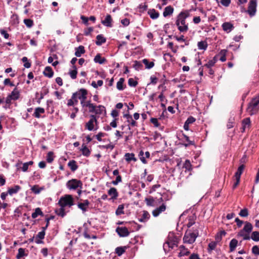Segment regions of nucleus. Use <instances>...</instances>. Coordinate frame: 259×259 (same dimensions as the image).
Here are the masks:
<instances>
[{
    "instance_id": "1a4fd4ad",
    "label": "nucleus",
    "mask_w": 259,
    "mask_h": 259,
    "mask_svg": "<svg viewBox=\"0 0 259 259\" xmlns=\"http://www.w3.org/2000/svg\"><path fill=\"white\" fill-rule=\"evenodd\" d=\"M256 8V0H251L249 2L247 13L250 16H253L255 15Z\"/></svg>"
},
{
    "instance_id": "a211bd4d",
    "label": "nucleus",
    "mask_w": 259,
    "mask_h": 259,
    "mask_svg": "<svg viewBox=\"0 0 259 259\" xmlns=\"http://www.w3.org/2000/svg\"><path fill=\"white\" fill-rule=\"evenodd\" d=\"M82 107H88L89 109V111L90 113H94L96 105L91 103V101H87L85 104H84L82 106Z\"/></svg>"
},
{
    "instance_id": "3c124183",
    "label": "nucleus",
    "mask_w": 259,
    "mask_h": 259,
    "mask_svg": "<svg viewBox=\"0 0 259 259\" xmlns=\"http://www.w3.org/2000/svg\"><path fill=\"white\" fill-rule=\"evenodd\" d=\"M239 214L242 217H247L248 215V209L246 208L241 209Z\"/></svg>"
},
{
    "instance_id": "13d9d810",
    "label": "nucleus",
    "mask_w": 259,
    "mask_h": 259,
    "mask_svg": "<svg viewBox=\"0 0 259 259\" xmlns=\"http://www.w3.org/2000/svg\"><path fill=\"white\" fill-rule=\"evenodd\" d=\"M128 84L131 87H135L138 84V81L135 80L133 78H130L128 80Z\"/></svg>"
},
{
    "instance_id": "774afa93",
    "label": "nucleus",
    "mask_w": 259,
    "mask_h": 259,
    "mask_svg": "<svg viewBox=\"0 0 259 259\" xmlns=\"http://www.w3.org/2000/svg\"><path fill=\"white\" fill-rule=\"evenodd\" d=\"M151 122L155 126L158 127L159 124L158 122V120L155 118H151L150 119Z\"/></svg>"
},
{
    "instance_id": "c9c22d12",
    "label": "nucleus",
    "mask_w": 259,
    "mask_h": 259,
    "mask_svg": "<svg viewBox=\"0 0 259 259\" xmlns=\"http://www.w3.org/2000/svg\"><path fill=\"white\" fill-rule=\"evenodd\" d=\"M238 244V241L236 239H233L231 240L229 244L230 251H233L236 248Z\"/></svg>"
},
{
    "instance_id": "f257e3e1",
    "label": "nucleus",
    "mask_w": 259,
    "mask_h": 259,
    "mask_svg": "<svg viewBox=\"0 0 259 259\" xmlns=\"http://www.w3.org/2000/svg\"><path fill=\"white\" fill-rule=\"evenodd\" d=\"M203 228V225L197 223L195 225V229L193 231H187L183 237L184 242L189 244L193 243L199 235V230L202 231Z\"/></svg>"
},
{
    "instance_id": "37998d69",
    "label": "nucleus",
    "mask_w": 259,
    "mask_h": 259,
    "mask_svg": "<svg viewBox=\"0 0 259 259\" xmlns=\"http://www.w3.org/2000/svg\"><path fill=\"white\" fill-rule=\"evenodd\" d=\"M197 46L199 50H205L207 47V43L205 41H201L198 42Z\"/></svg>"
},
{
    "instance_id": "052dcab7",
    "label": "nucleus",
    "mask_w": 259,
    "mask_h": 259,
    "mask_svg": "<svg viewBox=\"0 0 259 259\" xmlns=\"http://www.w3.org/2000/svg\"><path fill=\"white\" fill-rule=\"evenodd\" d=\"M217 243L215 241H213L209 243L208 248L210 250L214 249L216 247Z\"/></svg>"
},
{
    "instance_id": "20e7f679",
    "label": "nucleus",
    "mask_w": 259,
    "mask_h": 259,
    "mask_svg": "<svg viewBox=\"0 0 259 259\" xmlns=\"http://www.w3.org/2000/svg\"><path fill=\"white\" fill-rule=\"evenodd\" d=\"M259 111V96L252 99L248 104L247 111L250 115L256 113Z\"/></svg>"
},
{
    "instance_id": "5fc2aeb1",
    "label": "nucleus",
    "mask_w": 259,
    "mask_h": 259,
    "mask_svg": "<svg viewBox=\"0 0 259 259\" xmlns=\"http://www.w3.org/2000/svg\"><path fill=\"white\" fill-rule=\"evenodd\" d=\"M191 164L189 160H186L184 164L183 167L187 170H191Z\"/></svg>"
},
{
    "instance_id": "72a5a7b5",
    "label": "nucleus",
    "mask_w": 259,
    "mask_h": 259,
    "mask_svg": "<svg viewBox=\"0 0 259 259\" xmlns=\"http://www.w3.org/2000/svg\"><path fill=\"white\" fill-rule=\"evenodd\" d=\"M124 157L126 161L127 162H130L132 160H133L134 161H137V159L135 158V154L134 153H127L125 154Z\"/></svg>"
},
{
    "instance_id": "6e6d98bb",
    "label": "nucleus",
    "mask_w": 259,
    "mask_h": 259,
    "mask_svg": "<svg viewBox=\"0 0 259 259\" xmlns=\"http://www.w3.org/2000/svg\"><path fill=\"white\" fill-rule=\"evenodd\" d=\"M133 67L136 70H139L141 69L142 67V64L141 62L135 61L134 62V64L133 65Z\"/></svg>"
},
{
    "instance_id": "603ef678",
    "label": "nucleus",
    "mask_w": 259,
    "mask_h": 259,
    "mask_svg": "<svg viewBox=\"0 0 259 259\" xmlns=\"http://www.w3.org/2000/svg\"><path fill=\"white\" fill-rule=\"evenodd\" d=\"M24 23L26 26L29 28L31 27L33 25V21L30 19H26L24 20Z\"/></svg>"
},
{
    "instance_id": "69168bd1",
    "label": "nucleus",
    "mask_w": 259,
    "mask_h": 259,
    "mask_svg": "<svg viewBox=\"0 0 259 259\" xmlns=\"http://www.w3.org/2000/svg\"><path fill=\"white\" fill-rule=\"evenodd\" d=\"M78 207L83 211H86L88 207L83 203H79L78 204Z\"/></svg>"
},
{
    "instance_id": "6e6552de",
    "label": "nucleus",
    "mask_w": 259,
    "mask_h": 259,
    "mask_svg": "<svg viewBox=\"0 0 259 259\" xmlns=\"http://www.w3.org/2000/svg\"><path fill=\"white\" fill-rule=\"evenodd\" d=\"M94 123L97 125V119L95 115H91L90 120L86 123L85 128L89 131H91L94 130Z\"/></svg>"
},
{
    "instance_id": "4be33fe9",
    "label": "nucleus",
    "mask_w": 259,
    "mask_h": 259,
    "mask_svg": "<svg viewBox=\"0 0 259 259\" xmlns=\"http://www.w3.org/2000/svg\"><path fill=\"white\" fill-rule=\"evenodd\" d=\"M188 222L187 224V226L188 228H190L195 224V222L196 219V216L195 214H192L188 217Z\"/></svg>"
},
{
    "instance_id": "6ab92c4d",
    "label": "nucleus",
    "mask_w": 259,
    "mask_h": 259,
    "mask_svg": "<svg viewBox=\"0 0 259 259\" xmlns=\"http://www.w3.org/2000/svg\"><path fill=\"white\" fill-rule=\"evenodd\" d=\"M108 194L111 197L112 199H116L118 195L117 190L115 188H110L108 191Z\"/></svg>"
},
{
    "instance_id": "58836bf2",
    "label": "nucleus",
    "mask_w": 259,
    "mask_h": 259,
    "mask_svg": "<svg viewBox=\"0 0 259 259\" xmlns=\"http://www.w3.org/2000/svg\"><path fill=\"white\" fill-rule=\"evenodd\" d=\"M244 165H241L238 168L237 171L236 172L234 178H240L241 175L243 172V171L244 169Z\"/></svg>"
},
{
    "instance_id": "de8ad7c7",
    "label": "nucleus",
    "mask_w": 259,
    "mask_h": 259,
    "mask_svg": "<svg viewBox=\"0 0 259 259\" xmlns=\"http://www.w3.org/2000/svg\"><path fill=\"white\" fill-rule=\"evenodd\" d=\"M227 51L226 50H222L219 53V55L220 56V60L222 62H224L226 60V55Z\"/></svg>"
},
{
    "instance_id": "2eb2a0df",
    "label": "nucleus",
    "mask_w": 259,
    "mask_h": 259,
    "mask_svg": "<svg viewBox=\"0 0 259 259\" xmlns=\"http://www.w3.org/2000/svg\"><path fill=\"white\" fill-rule=\"evenodd\" d=\"M28 254V250L25 248H20L18 249V252L16 255L17 259H20L23 256H27Z\"/></svg>"
},
{
    "instance_id": "f03ea898",
    "label": "nucleus",
    "mask_w": 259,
    "mask_h": 259,
    "mask_svg": "<svg viewBox=\"0 0 259 259\" xmlns=\"http://www.w3.org/2000/svg\"><path fill=\"white\" fill-rule=\"evenodd\" d=\"M189 16V12L188 11H182L178 15L176 24L180 32H186L188 30V24L186 23V19Z\"/></svg>"
},
{
    "instance_id": "7ed1b4c3",
    "label": "nucleus",
    "mask_w": 259,
    "mask_h": 259,
    "mask_svg": "<svg viewBox=\"0 0 259 259\" xmlns=\"http://www.w3.org/2000/svg\"><path fill=\"white\" fill-rule=\"evenodd\" d=\"M252 229V225L250 222H245L244 227L238 232V236L242 237L244 240H249V234L251 232Z\"/></svg>"
},
{
    "instance_id": "f3484780",
    "label": "nucleus",
    "mask_w": 259,
    "mask_h": 259,
    "mask_svg": "<svg viewBox=\"0 0 259 259\" xmlns=\"http://www.w3.org/2000/svg\"><path fill=\"white\" fill-rule=\"evenodd\" d=\"M10 98L13 99V100H17L20 97V92L17 88H15L10 94L9 95Z\"/></svg>"
},
{
    "instance_id": "f8f14e48",
    "label": "nucleus",
    "mask_w": 259,
    "mask_h": 259,
    "mask_svg": "<svg viewBox=\"0 0 259 259\" xmlns=\"http://www.w3.org/2000/svg\"><path fill=\"white\" fill-rule=\"evenodd\" d=\"M123 117H125L126 119V121L128 123V128L130 129V126H137V123L134 120L131 115L129 114H125L123 115Z\"/></svg>"
},
{
    "instance_id": "aec40b11",
    "label": "nucleus",
    "mask_w": 259,
    "mask_h": 259,
    "mask_svg": "<svg viewBox=\"0 0 259 259\" xmlns=\"http://www.w3.org/2000/svg\"><path fill=\"white\" fill-rule=\"evenodd\" d=\"M174 10V8L170 6L165 7L163 12V16L166 17L168 16L171 15L173 13Z\"/></svg>"
},
{
    "instance_id": "dca6fc26",
    "label": "nucleus",
    "mask_w": 259,
    "mask_h": 259,
    "mask_svg": "<svg viewBox=\"0 0 259 259\" xmlns=\"http://www.w3.org/2000/svg\"><path fill=\"white\" fill-rule=\"evenodd\" d=\"M43 74L45 76L51 78L54 75V71L51 67L47 66L43 71Z\"/></svg>"
},
{
    "instance_id": "864d4df0",
    "label": "nucleus",
    "mask_w": 259,
    "mask_h": 259,
    "mask_svg": "<svg viewBox=\"0 0 259 259\" xmlns=\"http://www.w3.org/2000/svg\"><path fill=\"white\" fill-rule=\"evenodd\" d=\"M53 152L52 151L49 152L47 156V161L48 163H51L53 160Z\"/></svg>"
},
{
    "instance_id": "2f4dec72",
    "label": "nucleus",
    "mask_w": 259,
    "mask_h": 259,
    "mask_svg": "<svg viewBox=\"0 0 259 259\" xmlns=\"http://www.w3.org/2000/svg\"><path fill=\"white\" fill-rule=\"evenodd\" d=\"M103 112H105V108L104 106H96L94 113L96 114L100 115L102 114Z\"/></svg>"
},
{
    "instance_id": "4c0bfd02",
    "label": "nucleus",
    "mask_w": 259,
    "mask_h": 259,
    "mask_svg": "<svg viewBox=\"0 0 259 259\" xmlns=\"http://www.w3.org/2000/svg\"><path fill=\"white\" fill-rule=\"evenodd\" d=\"M73 69L70 70L68 74L72 79H75L76 78V75L77 73V68L75 65L72 66Z\"/></svg>"
},
{
    "instance_id": "79ce46f5",
    "label": "nucleus",
    "mask_w": 259,
    "mask_h": 259,
    "mask_svg": "<svg viewBox=\"0 0 259 259\" xmlns=\"http://www.w3.org/2000/svg\"><path fill=\"white\" fill-rule=\"evenodd\" d=\"M142 62L146 66V68H147V69H151L154 65V62L152 61V62H149L148 60L146 59H143L142 60Z\"/></svg>"
},
{
    "instance_id": "680f3d73",
    "label": "nucleus",
    "mask_w": 259,
    "mask_h": 259,
    "mask_svg": "<svg viewBox=\"0 0 259 259\" xmlns=\"http://www.w3.org/2000/svg\"><path fill=\"white\" fill-rule=\"evenodd\" d=\"M45 234L46 233L44 231H41L38 233L36 236V238L40 239H43L45 238Z\"/></svg>"
},
{
    "instance_id": "423d86ee",
    "label": "nucleus",
    "mask_w": 259,
    "mask_h": 259,
    "mask_svg": "<svg viewBox=\"0 0 259 259\" xmlns=\"http://www.w3.org/2000/svg\"><path fill=\"white\" fill-rule=\"evenodd\" d=\"M76 99H79L80 101V104L82 106L87 101V91L86 90L81 89L79 90L78 92L73 94Z\"/></svg>"
},
{
    "instance_id": "b1692460",
    "label": "nucleus",
    "mask_w": 259,
    "mask_h": 259,
    "mask_svg": "<svg viewBox=\"0 0 259 259\" xmlns=\"http://www.w3.org/2000/svg\"><path fill=\"white\" fill-rule=\"evenodd\" d=\"M148 15L152 19H156L158 18L159 14L155 9H150L148 12Z\"/></svg>"
},
{
    "instance_id": "338daca9",
    "label": "nucleus",
    "mask_w": 259,
    "mask_h": 259,
    "mask_svg": "<svg viewBox=\"0 0 259 259\" xmlns=\"http://www.w3.org/2000/svg\"><path fill=\"white\" fill-rule=\"evenodd\" d=\"M0 32L5 38L7 39L9 38V34L7 33V31L4 29H1Z\"/></svg>"
},
{
    "instance_id": "cd10ccee",
    "label": "nucleus",
    "mask_w": 259,
    "mask_h": 259,
    "mask_svg": "<svg viewBox=\"0 0 259 259\" xmlns=\"http://www.w3.org/2000/svg\"><path fill=\"white\" fill-rule=\"evenodd\" d=\"M67 165L72 171H75L78 167L76 162L74 160H70Z\"/></svg>"
},
{
    "instance_id": "4d7b16f0",
    "label": "nucleus",
    "mask_w": 259,
    "mask_h": 259,
    "mask_svg": "<svg viewBox=\"0 0 259 259\" xmlns=\"http://www.w3.org/2000/svg\"><path fill=\"white\" fill-rule=\"evenodd\" d=\"M216 62L215 57H214L213 59L209 60L205 65V66L208 68H210L213 66Z\"/></svg>"
},
{
    "instance_id": "ddd939ff",
    "label": "nucleus",
    "mask_w": 259,
    "mask_h": 259,
    "mask_svg": "<svg viewBox=\"0 0 259 259\" xmlns=\"http://www.w3.org/2000/svg\"><path fill=\"white\" fill-rule=\"evenodd\" d=\"M223 30L227 33L230 32L234 28L233 24L230 22H225L222 25Z\"/></svg>"
},
{
    "instance_id": "e2e57ef3",
    "label": "nucleus",
    "mask_w": 259,
    "mask_h": 259,
    "mask_svg": "<svg viewBox=\"0 0 259 259\" xmlns=\"http://www.w3.org/2000/svg\"><path fill=\"white\" fill-rule=\"evenodd\" d=\"M121 182V177L120 176L118 175L116 177V180L115 181H112V183L114 185H117V184L118 183Z\"/></svg>"
},
{
    "instance_id": "bb28decb",
    "label": "nucleus",
    "mask_w": 259,
    "mask_h": 259,
    "mask_svg": "<svg viewBox=\"0 0 259 259\" xmlns=\"http://www.w3.org/2000/svg\"><path fill=\"white\" fill-rule=\"evenodd\" d=\"M112 18L110 15H107L106 16L105 20L102 21V23L107 27L111 26Z\"/></svg>"
},
{
    "instance_id": "7c9ffc66",
    "label": "nucleus",
    "mask_w": 259,
    "mask_h": 259,
    "mask_svg": "<svg viewBox=\"0 0 259 259\" xmlns=\"http://www.w3.org/2000/svg\"><path fill=\"white\" fill-rule=\"evenodd\" d=\"M85 53L84 48L82 46H80L75 49V55L76 57H80Z\"/></svg>"
},
{
    "instance_id": "0eeeda50",
    "label": "nucleus",
    "mask_w": 259,
    "mask_h": 259,
    "mask_svg": "<svg viewBox=\"0 0 259 259\" xmlns=\"http://www.w3.org/2000/svg\"><path fill=\"white\" fill-rule=\"evenodd\" d=\"M82 185V182L76 179H72L68 181L67 183V186L70 190H76L77 188H81Z\"/></svg>"
},
{
    "instance_id": "9d476101",
    "label": "nucleus",
    "mask_w": 259,
    "mask_h": 259,
    "mask_svg": "<svg viewBox=\"0 0 259 259\" xmlns=\"http://www.w3.org/2000/svg\"><path fill=\"white\" fill-rule=\"evenodd\" d=\"M166 209V205L165 203H162V204L155 209H154L152 212V215L154 217H158L160 213L165 211Z\"/></svg>"
},
{
    "instance_id": "49530a36",
    "label": "nucleus",
    "mask_w": 259,
    "mask_h": 259,
    "mask_svg": "<svg viewBox=\"0 0 259 259\" xmlns=\"http://www.w3.org/2000/svg\"><path fill=\"white\" fill-rule=\"evenodd\" d=\"M42 189V188H40L37 185H34L31 188V191L36 194H39Z\"/></svg>"
},
{
    "instance_id": "f704fd0d",
    "label": "nucleus",
    "mask_w": 259,
    "mask_h": 259,
    "mask_svg": "<svg viewBox=\"0 0 259 259\" xmlns=\"http://www.w3.org/2000/svg\"><path fill=\"white\" fill-rule=\"evenodd\" d=\"M96 38L97 40L96 44L98 46H100L106 41V38L101 34L98 35Z\"/></svg>"
},
{
    "instance_id": "bf43d9fd",
    "label": "nucleus",
    "mask_w": 259,
    "mask_h": 259,
    "mask_svg": "<svg viewBox=\"0 0 259 259\" xmlns=\"http://www.w3.org/2000/svg\"><path fill=\"white\" fill-rule=\"evenodd\" d=\"M252 252L255 255H259V247L257 245H254L252 248Z\"/></svg>"
},
{
    "instance_id": "39448f33",
    "label": "nucleus",
    "mask_w": 259,
    "mask_h": 259,
    "mask_svg": "<svg viewBox=\"0 0 259 259\" xmlns=\"http://www.w3.org/2000/svg\"><path fill=\"white\" fill-rule=\"evenodd\" d=\"M57 207L55 209L56 213L63 218L65 215V196H62L57 204Z\"/></svg>"
},
{
    "instance_id": "c03bdc74",
    "label": "nucleus",
    "mask_w": 259,
    "mask_h": 259,
    "mask_svg": "<svg viewBox=\"0 0 259 259\" xmlns=\"http://www.w3.org/2000/svg\"><path fill=\"white\" fill-rule=\"evenodd\" d=\"M124 79L123 78H120L118 81L117 82L116 87L117 89L118 90H123V82H124Z\"/></svg>"
},
{
    "instance_id": "412c9836",
    "label": "nucleus",
    "mask_w": 259,
    "mask_h": 259,
    "mask_svg": "<svg viewBox=\"0 0 259 259\" xmlns=\"http://www.w3.org/2000/svg\"><path fill=\"white\" fill-rule=\"evenodd\" d=\"M149 213L146 210H144L143 211V214L141 218H139L138 220L140 222H146L149 219Z\"/></svg>"
},
{
    "instance_id": "c756f323",
    "label": "nucleus",
    "mask_w": 259,
    "mask_h": 259,
    "mask_svg": "<svg viewBox=\"0 0 259 259\" xmlns=\"http://www.w3.org/2000/svg\"><path fill=\"white\" fill-rule=\"evenodd\" d=\"M38 215L43 217L44 215V213L41 211L40 208L37 207L35 209V211L31 214V217L33 219L36 218Z\"/></svg>"
},
{
    "instance_id": "a19ab883",
    "label": "nucleus",
    "mask_w": 259,
    "mask_h": 259,
    "mask_svg": "<svg viewBox=\"0 0 259 259\" xmlns=\"http://www.w3.org/2000/svg\"><path fill=\"white\" fill-rule=\"evenodd\" d=\"M145 201L146 203L147 206H154V199L152 197H150L149 198H146L145 199Z\"/></svg>"
},
{
    "instance_id": "09e8293b",
    "label": "nucleus",
    "mask_w": 259,
    "mask_h": 259,
    "mask_svg": "<svg viewBox=\"0 0 259 259\" xmlns=\"http://www.w3.org/2000/svg\"><path fill=\"white\" fill-rule=\"evenodd\" d=\"M123 209H124V205L123 204L119 205L118 206V208H117V209L116 210V212H115L116 214L117 215H119L123 214L124 213Z\"/></svg>"
},
{
    "instance_id": "ea45409f",
    "label": "nucleus",
    "mask_w": 259,
    "mask_h": 259,
    "mask_svg": "<svg viewBox=\"0 0 259 259\" xmlns=\"http://www.w3.org/2000/svg\"><path fill=\"white\" fill-rule=\"evenodd\" d=\"M250 239L255 242L259 241V232L253 231L252 232Z\"/></svg>"
},
{
    "instance_id": "9b49d317",
    "label": "nucleus",
    "mask_w": 259,
    "mask_h": 259,
    "mask_svg": "<svg viewBox=\"0 0 259 259\" xmlns=\"http://www.w3.org/2000/svg\"><path fill=\"white\" fill-rule=\"evenodd\" d=\"M116 231L120 237H126L130 234V232L126 227H117Z\"/></svg>"
},
{
    "instance_id": "4468645a",
    "label": "nucleus",
    "mask_w": 259,
    "mask_h": 259,
    "mask_svg": "<svg viewBox=\"0 0 259 259\" xmlns=\"http://www.w3.org/2000/svg\"><path fill=\"white\" fill-rule=\"evenodd\" d=\"M242 128L241 132H244L245 130L249 128L250 126V119L249 118H246L244 119L242 121Z\"/></svg>"
},
{
    "instance_id": "393cba45",
    "label": "nucleus",
    "mask_w": 259,
    "mask_h": 259,
    "mask_svg": "<svg viewBox=\"0 0 259 259\" xmlns=\"http://www.w3.org/2000/svg\"><path fill=\"white\" fill-rule=\"evenodd\" d=\"M21 189V188L20 186L15 185L14 187L10 188L8 189V193L10 195H12L14 194L18 193Z\"/></svg>"
},
{
    "instance_id": "473e14b6",
    "label": "nucleus",
    "mask_w": 259,
    "mask_h": 259,
    "mask_svg": "<svg viewBox=\"0 0 259 259\" xmlns=\"http://www.w3.org/2000/svg\"><path fill=\"white\" fill-rule=\"evenodd\" d=\"M180 251L179 253V256L180 257L184 255H188L190 253L188 249L186 248L184 246H181L180 247Z\"/></svg>"
},
{
    "instance_id": "0e129e2a",
    "label": "nucleus",
    "mask_w": 259,
    "mask_h": 259,
    "mask_svg": "<svg viewBox=\"0 0 259 259\" xmlns=\"http://www.w3.org/2000/svg\"><path fill=\"white\" fill-rule=\"evenodd\" d=\"M13 100L12 99H11V98H10V96L8 95L7 96V97L6 98V101H5V102H6V104L7 105H8V108H10V106L12 104V102H11V101Z\"/></svg>"
},
{
    "instance_id": "a878e982",
    "label": "nucleus",
    "mask_w": 259,
    "mask_h": 259,
    "mask_svg": "<svg viewBox=\"0 0 259 259\" xmlns=\"http://www.w3.org/2000/svg\"><path fill=\"white\" fill-rule=\"evenodd\" d=\"M80 151H81L82 155L87 157H88L91 154V151L84 144L81 145Z\"/></svg>"
},
{
    "instance_id": "8fccbe9b",
    "label": "nucleus",
    "mask_w": 259,
    "mask_h": 259,
    "mask_svg": "<svg viewBox=\"0 0 259 259\" xmlns=\"http://www.w3.org/2000/svg\"><path fill=\"white\" fill-rule=\"evenodd\" d=\"M78 102V101L77 99H76L74 95L73 94V96L72 97V98L68 100L67 105L68 106H72L74 105V104H76Z\"/></svg>"
},
{
    "instance_id": "5701e85b",
    "label": "nucleus",
    "mask_w": 259,
    "mask_h": 259,
    "mask_svg": "<svg viewBox=\"0 0 259 259\" xmlns=\"http://www.w3.org/2000/svg\"><path fill=\"white\" fill-rule=\"evenodd\" d=\"M74 199L71 195H66V206L70 207L73 205Z\"/></svg>"
},
{
    "instance_id": "a18cd8bd",
    "label": "nucleus",
    "mask_w": 259,
    "mask_h": 259,
    "mask_svg": "<svg viewBox=\"0 0 259 259\" xmlns=\"http://www.w3.org/2000/svg\"><path fill=\"white\" fill-rule=\"evenodd\" d=\"M126 247H118L115 249L116 253L118 255H121L125 251Z\"/></svg>"
},
{
    "instance_id": "e433bc0d",
    "label": "nucleus",
    "mask_w": 259,
    "mask_h": 259,
    "mask_svg": "<svg viewBox=\"0 0 259 259\" xmlns=\"http://www.w3.org/2000/svg\"><path fill=\"white\" fill-rule=\"evenodd\" d=\"M94 60L96 63H98L100 64H102L106 62V59L104 58H102L99 54L95 56Z\"/></svg>"
},
{
    "instance_id": "c85d7f7f",
    "label": "nucleus",
    "mask_w": 259,
    "mask_h": 259,
    "mask_svg": "<svg viewBox=\"0 0 259 259\" xmlns=\"http://www.w3.org/2000/svg\"><path fill=\"white\" fill-rule=\"evenodd\" d=\"M45 112L44 108L41 107H37L35 109V111L33 115L36 118H40V114L44 113Z\"/></svg>"
}]
</instances>
